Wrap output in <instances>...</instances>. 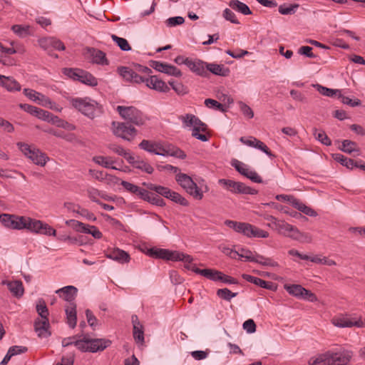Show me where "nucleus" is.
<instances>
[{"label":"nucleus","instance_id":"59","mask_svg":"<svg viewBox=\"0 0 365 365\" xmlns=\"http://www.w3.org/2000/svg\"><path fill=\"white\" fill-rule=\"evenodd\" d=\"M237 256L241 258H245L246 261L249 262H253V260H255V259H254L255 255L252 252L244 248H242L238 251Z\"/></svg>","mask_w":365,"mask_h":365},{"label":"nucleus","instance_id":"1","mask_svg":"<svg viewBox=\"0 0 365 365\" xmlns=\"http://www.w3.org/2000/svg\"><path fill=\"white\" fill-rule=\"evenodd\" d=\"M352 352L344 350L340 352L328 351L324 354L312 357L309 361V365H349Z\"/></svg>","mask_w":365,"mask_h":365},{"label":"nucleus","instance_id":"36","mask_svg":"<svg viewBox=\"0 0 365 365\" xmlns=\"http://www.w3.org/2000/svg\"><path fill=\"white\" fill-rule=\"evenodd\" d=\"M111 341L106 339H94L93 338V353L102 351L107 347L110 346Z\"/></svg>","mask_w":365,"mask_h":365},{"label":"nucleus","instance_id":"32","mask_svg":"<svg viewBox=\"0 0 365 365\" xmlns=\"http://www.w3.org/2000/svg\"><path fill=\"white\" fill-rule=\"evenodd\" d=\"M277 232L285 237L292 238V236L294 235L297 227L288 224L284 221H282L281 225H278Z\"/></svg>","mask_w":365,"mask_h":365},{"label":"nucleus","instance_id":"52","mask_svg":"<svg viewBox=\"0 0 365 365\" xmlns=\"http://www.w3.org/2000/svg\"><path fill=\"white\" fill-rule=\"evenodd\" d=\"M65 206L67 207L68 210H71L73 212H77L83 217L90 218L91 217L90 213L87 210L81 208L79 206L74 205L71 203L65 204Z\"/></svg>","mask_w":365,"mask_h":365},{"label":"nucleus","instance_id":"46","mask_svg":"<svg viewBox=\"0 0 365 365\" xmlns=\"http://www.w3.org/2000/svg\"><path fill=\"white\" fill-rule=\"evenodd\" d=\"M93 160L104 168L117 169L115 167L111 165L113 163V161L111 160V158L109 157L96 156L93 158Z\"/></svg>","mask_w":365,"mask_h":365},{"label":"nucleus","instance_id":"39","mask_svg":"<svg viewBox=\"0 0 365 365\" xmlns=\"http://www.w3.org/2000/svg\"><path fill=\"white\" fill-rule=\"evenodd\" d=\"M66 225L73 227L78 232L91 234V230L89 228V227L88 226L86 227L85 224H83L81 222H78V220H67L66 222Z\"/></svg>","mask_w":365,"mask_h":365},{"label":"nucleus","instance_id":"31","mask_svg":"<svg viewBox=\"0 0 365 365\" xmlns=\"http://www.w3.org/2000/svg\"><path fill=\"white\" fill-rule=\"evenodd\" d=\"M143 185H145L148 189L155 191L158 194L168 199L169 198L170 195L172 192V190L170 189L161 185H156L155 184L150 182H143Z\"/></svg>","mask_w":365,"mask_h":365},{"label":"nucleus","instance_id":"14","mask_svg":"<svg viewBox=\"0 0 365 365\" xmlns=\"http://www.w3.org/2000/svg\"><path fill=\"white\" fill-rule=\"evenodd\" d=\"M240 233L250 238H267L269 237V233L267 231L246 222L243 223Z\"/></svg>","mask_w":365,"mask_h":365},{"label":"nucleus","instance_id":"55","mask_svg":"<svg viewBox=\"0 0 365 365\" xmlns=\"http://www.w3.org/2000/svg\"><path fill=\"white\" fill-rule=\"evenodd\" d=\"M108 148L115 153L120 156H123L126 160L128 159V156H130V155L131 154L130 153L125 150L122 146L115 143L110 144L108 145Z\"/></svg>","mask_w":365,"mask_h":365},{"label":"nucleus","instance_id":"47","mask_svg":"<svg viewBox=\"0 0 365 365\" xmlns=\"http://www.w3.org/2000/svg\"><path fill=\"white\" fill-rule=\"evenodd\" d=\"M111 38L122 51H128L131 50V46L125 38L118 37L115 34L111 35Z\"/></svg>","mask_w":365,"mask_h":365},{"label":"nucleus","instance_id":"34","mask_svg":"<svg viewBox=\"0 0 365 365\" xmlns=\"http://www.w3.org/2000/svg\"><path fill=\"white\" fill-rule=\"evenodd\" d=\"M195 273L212 281H219L220 274H221V272L212 269H196Z\"/></svg>","mask_w":365,"mask_h":365},{"label":"nucleus","instance_id":"49","mask_svg":"<svg viewBox=\"0 0 365 365\" xmlns=\"http://www.w3.org/2000/svg\"><path fill=\"white\" fill-rule=\"evenodd\" d=\"M299 6V5L298 4L280 5L279 6V12L282 15L293 14L296 12V10Z\"/></svg>","mask_w":365,"mask_h":365},{"label":"nucleus","instance_id":"9","mask_svg":"<svg viewBox=\"0 0 365 365\" xmlns=\"http://www.w3.org/2000/svg\"><path fill=\"white\" fill-rule=\"evenodd\" d=\"M25 217L24 216H16L10 214H1L0 222L1 224L9 229L13 230H23Z\"/></svg>","mask_w":365,"mask_h":365},{"label":"nucleus","instance_id":"54","mask_svg":"<svg viewBox=\"0 0 365 365\" xmlns=\"http://www.w3.org/2000/svg\"><path fill=\"white\" fill-rule=\"evenodd\" d=\"M205 105L208 108H212L215 110L222 111L223 113L227 111V108L225 107V106L218 101L211 99V98H207L205 101Z\"/></svg>","mask_w":365,"mask_h":365},{"label":"nucleus","instance_id":"18","mask_svg":"<svg viewBox=\"0 0 365 365\" xmlns=\"http://www.w3.org/2000/svg\"><path fill=\"white\" fill-rule=\"evenodd\" d=\"M127 161L129 164L132 165L133 168L139 169L146 173L151 174L154 170L153 168L149 163L143 160L139 156L135 157L130 154V156H128Z\"/></svg>","mask_w":365,"mask_h":365},{"label":"nucleus","instance_id":"29","mask_svg":"<svg viewBox=\"0 0 365 365\" xmlns=\"http://www.w3.org/2000/svg\"><path fill=\"white\" fill-rule=\"evenodd\" d=\"M207 71L220 76H227L230 73V69L223 65L207 63Z\"/></svg>","mask_w":365,"mask_h":365},{"label":"nucleus","instance_id":"27","mask_svg":"<svg viewBox=\"0 0 365 365\" xmlns=\"http://www.w3.org/2000/svg\"><path fill=\"white\" fill-rule=\"evenodd\" d=\"M65 312L68 326L73 329L76 325V305L75 303H70L66 306Z\"/></svg>","mask_w":365,"mask_h":365},{"label":"nucleus","instance_id":"10","mask_svg":"<svg viewBox=\"0 0 365 365\" xmlns=\"http://www.w3.org/2000/svg\"><path fill=\"white\" fill-rule=\"evenodd\" d=\"M67 100L73 108L86 116L90 117L91 114V100L90 98L68 97Z\"/></svg>","mask_w":365,"mask_h":365},{"label":"nucleus","instance_id":"2","mask_svg":"<svg viewBox=\"0 0 365 365\" xmlns=\"http://www.w3.org/2000/svg\"><path fill=\"white\" fill-rule=\"evenodd\" d=\"M116 110L127 123L138 126L144 125L147 120L145 115L140 110L133 106H118L116 108Z\"/></svg>","mask_w":365,"mask_h":365},{"label":"nucleus","instance_id":"22","mask_svg":"<svg viewBox=\"0 0 365 365\" xmlns=\"http://www.w3.org/2000/svg\"><path fill=\"white\" fill-rule=\"evenodd\" d=\"M242 278L245 279L246 281L253 283L260 287L269 289V290H275L277 289V286L272 282L265 281L264 279H262L260 278L247 274H243Z\"/></svg>","mask_w":365,"mask_h":365},{"label":"nucleus","instance_id":"17","mask_svg":"<svg viewBox=\"0 0 365 365\" xmlns=\"http://www.w3.org/2000/svg\"><path fill=\"white\" fill-rule=\"evenodd\" d=\"M187 66L189 69L195 73V74L202 76L207 77L209 76V73L207 71V63L197 59L187 61Z\"/></svg>","mask_w":365,"mask_h":365},{"label":"nucleus","instance_id":"37","mask_svg":"<svg viewBox=\"0 0 365 365\" xmlns=\"http://www.w3.org/2000/svg\"><path fill=\"white\" fill-rule=\"evenodd\" d=\"M332 156L336 162L340 163L348 169L352 170L354 168L355 160L348 158L340 153L333 154Z\"/></svg>","mask_w":365,"mask_h":365},{"label":"nucleus","instance_id":"30","mask_svg":"<svg viewBox=\"0 0 365 365\" xmlns=\"http://www.w3.org/2000/svg\"><path fill=\"white\" fill-rule=\"evenodd\" d=\"M344 153L351 154L353 153H356L354 156H357L360 155L359 148L357 146V144L350 140H344L341 142V146L339 148Z\"/></svg>","mask_w":365,"mask_h":365},{"label":"nucleus","instance_id":"38","mask_svg":"<svg viewBox=\"0 0 365 365\" xmlns=\"http://www.w3.org/2000/svg\"><path fill=\"white\" fill-rule=\"evenodd\" d=\"M284 289L290 294L297 298H301L304 287L300 284H288L284 285Z\"/></svg>","mask_w":365,"mask_h":365},{"label":"nucleus","instance_id":"21","mask_svg":"<svg viewBox=\"0 0 365 365\" xmlns=\"http://www.w3.org/2000/svg\"><path fill=\"white\" fill-rule=\"evenodd\" d=\"M146 86L150 88L160 91V92H168L170 88L166 83L161 79L158 78L156 76H151L150 78L146 79Z\"/></svg>","mask_w":365,"mask_h":365},{"label":"nucleus","instance_id":"63","mask_svg":"<svg viewBox=\"0 0 365 365\" xmlns=\"http://www.w3.org/2000/svg\"><path fill=\"white\" fill-rule=\"evenodd\" d=\"M300 299H303L312 302L318 301V298L316 294L305 288H304L302 290V295L301 296Z\"/></svg>","mask_w":365,"mask_h":365},{"label":"nucleus","instance_id":"53","mask_svg":"<svg viewBox=\"0 0 365 365\" xmlns=\"http://www.w3.org/2000/svg\"><path fill=\"white\" fill-rule=\"evenodd\" d=\"M217 295L226 301H230L232 298L237 295V292H232L227 288L219 289L217 291Z\"/></svg>","mask_w":365,"mask_h":365},{"label":"nucleus","instance_id":"45","mask_svg":"<svg viewBox=\"0 0 365 365\" xmlns=\"http://www.w3.org/2000/svg\"><path fill=\"white\" fill-rule=\"evenodd\" d=\"M313 135L314 138L321 143L325 145H331V141L324 130H318L316 128H313Z\"/></svg>","mask_w":365,"mask_h":365},{"label":"nucleus","instance_id":"51","mask_svg":"<svg viewBox=\"0 0 365 365\" xmlns=\"http://www.w3.org/2000/svg\"><path fill=\"white\" fill-rule=\"evenodd\" d=\"M36 312L41 317L40 319H48V310L43 299H40L36 305Z\"/></svg>","mask_w":365,"mask_h":365},{"label":"nucleus","instance_id":"35","mask_svg":"<svg viewBox=\"0 0 365 365\" xmlns=\"http://www.w3.org/2000/svg\"><path fill=\"white\" fill-rule=\"evenodd\" d=\"M93 63L101 66H107L109 61L106 58V54L103 51L93 48Z\"/></svg>","mask_w":365,"mask_h":365},{"label":"nucleus","instance_id":"23","mask_svg":"<svg viewBox=\"0 0 365 365\" xmlns=\"http://www.w3.org/2000/svg\"><path fill=\"white\" fill-rule=\"evenodd\" d=\"M139 147L149 153H154L158 155H165L162 152L165 150V148L158 145V143H153L148 140H143L139 144Z\"/></svg>","mask_w":365,"mask_h":365},{"label":"nucleus","instance_id":"61","mask_svg":"<svg viewBox=\"0 0 365 365\" xmlns=\"http://www.w3.org/2000/svg\"><path fill=\"white\" fill-rule=\"evenodd\" d=\"M222 16L227 20L230 21L232 24H239L240 22L237 20L235 13L232 11L230 9H225L223 11Z\"/></svg>","mask_w":365,"mask_h":365},{"label":"nucleus","instance_id":"60","mask_svg":"<svg viewBox=\"0 0 365 365\" xmlns=\"http://www.w3.org/2000/svg\"><path fill=\"white\" fill-rule=\"evenodd\" d=\"M238 105L244 115L247 116L248 118H252L254 117V112L249 106L242 101L238 102Z\"/></svg>","mask_w":365,"mask_h":365},{"label":"nucleus","instance_id":"3","mask_svg":"<svg viewBox=\"0 0 365 365\" xmlns=\"http://www.w3.org/2000/svg\"><path fill=\"white\" fill-rule=\"evenodd\" d=\"M175 180L191 196L197 200L203 197V193L192 180L191 177L185 173H177Z\"/></svg>","mask_w":365,"mask_h":365},{"label":"nucleus","instance_id":"43","mask_svg":"<svg viewBox=\"0 0 365 365\" xmlns=\"http://www.w3.org/2000/svg\"><path fill=\"white\" fill-rule=\"evenodd\" d=\"M52 123L56 125V126L59 128H62L67 130H76V127L72 123H68V121H66L64 120H62L59 118L58 116L54 115V117L52 118Z\"/></svg>","mask_w":365,"mask_h":365},{"label":"nucleus","instance_id":"12","mask_svg":"<svg viewBox=\"0 0 365 365\" xmlns=\"http://www.w3.org/2000/svg\"><path fill=\"white\" fill-rule=\"evenodd\" d=\"M38 44L45 51L55 49L58 51H64L66 47L63 43L53 36L43 37L38 40Z\"/></svg>","mask_w":365,"mask_h":365},{"label":"nucleus","instance_id":"5","mask_svg":"<svg viewBox=\"0 0 365 365\" xmlns=\"http://www.w3.org/2000/svg\"><path fill=\"white\" fill-rule=\"evenodd\" d=\"M218 183L225 189L235 194L255 195L257 191L250 187L246 186L243 182H236L228 179H220Z\"/></svg>","mask_w":365,"mask_h":365},{"label":"nucleus","instance_id":"58","mask_svg":"<svg viewBox=\"0 0 365 365\" xmlns=\"http://www.w3.org/2000/svg\"><path fill=\"white\" fill-rule=\"evenodd\" d=\"M338 98L341 100V102L344 104L348 105L351 107H356L361 106V101L358 98L351 99L349 97L343 96L341 93H339Z\"/></svg>","mask_w":365,"mask_h":365},{"label":"nucleus","instance_id":"7","mask_svg":"<svg viewBox=\"0 0 365 365\" xmlns=\"http://www.w3.org/2000/svg\"><path fill=\"white\" fill-rule=\"evenodd\" d=\"M147 254L153 257L168 260L185 259L190 260L189 257H185L182 252L170 251L168 250L153 247L148 250Z\"/></svg>","mask_w":365,"mask_h":365},{"label":"nucleus","instance_id":"57","mask_svg":"<svg viewBox=\"0 0 365 365\" xmlns=\"http://www.w3.org/2000/svg\"><path fill=\"white\" fill-rule=\"evenodd\" d=\"M133 338L137 344H143L144 332L143 326L133 328Z\"/></svg>","mask_w":365,"mask_h":365},{"label":"nucleus","instance_id":"62","mask_svg":"<svg viewBox=\"0 0 365 365\" xmlns=\"http://www.w3.org/2000/svg\"><path fill=\"white\" fill-rule=\"evenodd\" d=\"M220 251L225 255L230 257L232 259H236L238 255V251L234 250L226 245H220L219 246Z\"/></svg>","mask_w":365,"mask_h":365},{"label":"nucleus","instance_id":"4","mask_svg":"<svg viewBox=\"0 0 365 365\" xmlns=\"http://www.w3.org/2000/svg\"><path fill=\"white\" fill-rule=\"evenodd\" d=\"M111 130L113 135L116 137L128 141H131L134 139L138 133L135 127L133 125H129L127 122L113 121Z\"/></svg>","mask_w":365,"mask_h":365},{"label":"nucleus","instance_id":"33","mask_svg":"<svg viewBox=\"0 0 365 365\" xmlns=\"http://www.w3.org/2000/svg\"><path fill=\"white\" fill-rule=\"evenodd\" d=\"M229 6L232 9L238 12H240L244 15H249L252 14V11L248 7V6L239 0H231L229 2Z\"/></svg>","mask_w":365,"mask_h":365},{"label":"nucleus","instance_id":"16","mask_svg":"<svg viewBox=\"0 0 365 365\" xmlns=\"http://www.w3.org/2000/svg\"><path fill=\"white\" fill-rule=\"evenodd\" d=\"M24 93L31 101L37 102L43 106H50L51 108L52 101L43 94L29 88L24 89Z\"/></svg>","mask_w":365,"mask_h":365},{"label":"nucleus","instance_id":"48","mask_svg":"<svg viewBox=\"0 0 365 365\" xmlns=\"http://www.w3.org/2000/svg\"><path fill=\"white\" fill-rule=\"evenodd\" d=\"M314 86L317 88V91L321 94L326 96L333 97V96H336L338 97L339 93H341V91L339 90L329 88L322 86L319 84H317Z\"/></svg>","mask_w":365,"mask_h":365},{"label":"nucleus","instance_id":"40","mask_svg":"<svg viewBox=\"0 0 365 365\" xmlns=\"http://www.w3.org/2000/svg\"><path fill=\"white\" fill-rule=\"evenodd\" d=\"M292 205L295 208H297V210L302 212L303 213H304L307 215H309V216H316L317 215L316 212L313 209H312L309 207H307V205H305L304 203L300 202L297 198L294 199V201L292 202Z\"/></svg>","mask_w":365,"mask_h":365},{"label":"nucleus","instance_id":"56","mask_svg":"<svg viewBox=\"0 0 365 365\" xmlns=\"http://www.w3.org/2000/svg\"><path fill=\"white\" fill-rule=\"evenodd\" d=\"M168 199L183 206H187L189 205L188 201L184 197L174 191H172Z\"/></svg>","mask_w":365,"mask_h":365},{"label":"nucleus","instance_id":"6","mask_svg":"<svg viewBox=\"0 0 365 365\" xmlns=\"http://www.w3.org/2000/svg\"><path fill=\"white\" fill-rule=\"evenodd\" d=\"M17 145L20 150L34 163L40 166L46 165L48 158L39 150L31 148L29 145L24 143H19Z\"/></svg>","mask_w":365,"mask_h":365},{"label":"nucleus","instance_id":"44","mask_svg":"<svg viewBox=\"0 0 365 365\" xmlns=\"http://www.w3.org/2000/svg\"><path fill=\"white\" fill-rule=\"evenodd\" d=\"M292 239L302 243H311L312 242V236L310 234L302 232L297 228L294 235L292 236Z\"/></svg>","mask_w":365,"mask_h":365},{"label":"nucleus","instance_id":"42","mask_svg":"<svg viewBox=\"0 0 365 365\" xmlns=\"http://www.w3.org/2000/svg\"><path fill=\"white\" fill-rule=\"evenodd\" d=\"M11 30L20 38H25L31 34L29 26L16 24L12 26Z\"/></svg>","mask_w":365,"mask_h":365},{"label":"nucleus","instance_id":"24","mask_svg":"<svg viewBox=\"0 0 365 365\" xmlns=\"http://www.w3.org/2000/svg\"><path fill=\"white\" fill-rule=\"evenodd\" d=\"M107 257L119 263H127L130 261V255L128 252L119 248H115L107 254Z\"/></svg>","mask_w":365,"mask_h":365},{"label":"nucleus","instance_id":"19","mask_svg":"<svg viewBox=\"0 0 365 365\" xmlns=\"http://www.w3.org/2000/svg\"><path fill=\"white\" fill-rule=\"evenodd\" d=\"M77 292L78 289L71 285L66 286L56 291V293L68 304L74 303Z\"/></svg>","mask_w":365,"mask_h":365},{"label":"nucleus","instance_id":"50","mask_svg":"<svg viewBox=\"0 0 365 365\" xmlns=\"http://www.w3.org/2000/svg\"><path fill=\"white\" fill-rule=\"evenodd\" d=\"M119 74L123 78L124 80L131 82L135 71L126 66H121L118 68Z\"/></svg>","mask_w":365,"mask_h":365},{"label":"nucleus","instance_id":"13","mask_svg":"<svg viewBox=\"0 0 365 365\" xmlns=\"http://www.w3.org/2000/svg\"><path fill=\"white\" fill-rule=\"evenodd\" d=\"M150 66L159 72L164 73L170 76L175 77H180L182 76L181 71L177 67L165 63L153 61H151Z\"/></svg>","mask_w":365,"mask_h":365},{"label":"nucleus","instance_id":"8","mask_svg":"<svg viewBox=\"0 0 365 365\" xmlns=\"http://www.w3.org/2000/svg\"><path fill=\"white\" fill-rule=\"evenodd\" d=\"M231 165L241 175L249 178L254 182L261 183L262 182V178L255 170H250L245 163L237 159H232Z\"/></svg>","mask_w":365,"mask_h":365},{"label":"nucleus","instance_id":"26","mask_svg":"<svg viewBox=\"0 0 365 365\" xmlns=\"http://www.w3.org/2000/svg\"><path fill=\"white\" fill-rule=\"evenodd\" d=\"M0 84L9 91H19L20 84L14 78L0 75Z\"/></svg>","mask_w":365,"mask_h":365},{"label":"nucleus","instance_id":"20","mask_svg":"<svg viewBox=\"0 0 365 365\" xmlns=\"http://www.w3.org/2000/svg\"><path fill=\"white\" fill-rule=\"evenodd\" d=\"M49 327L48 319H37L34 322L35 331L40 338H47L51 334L49 331Z\"/></svg>","mask_w":365,"mask_h":365},{"label":"nucleus","instance_id":"64","mask_svg":"<svg viewBox=\"0 0 365 365\" xmlns=\"http://www.w3.org/2000/svg\"><path fill=\"white\" fill-rule=\"evenodd\" d=\"M185 19L182 16L170 17L165 21L166 25L168 27L175 26L177 25H181L184 23Z\"/></svg>","mask_w":365,"mask_h":365},{"label":"nucleus","instance_id":"11","mask_svg":"<svg viewBox=\"0 0 365 365\" xmlns=\"http://www.w3.org/2000/svg\"><path fill=\"white\" fill-rule=\"evenodd\" d=\"M63 73L71 79L79 81L88 86L91 85V75L83 70L65 68L63 69Z\"/></svg>","mask_w":365,"mask_h":365},{"label":"nucleus","instance_id":"25","mask_svg":"<svg viewBox=\"0 0 365 365\" xmlns=\"http://www.w3.org/2000/svg\"><path fill=\"white\" fill-rule=\"evenodd\" d=\"M24 224H25L24 226V229H26L31 232L38 235L41 232H42L41 230L42 228L43 222L41 220L32 219L29 217H25Z\"/></svg>","mask_w":365,"mask_h":365},{"label":"nucleus","instance_id":"15","mask_svg":"<svg viewBox=\"0 0 365 365\" xmlns=\"http://www.w3.org/2000/svg\"><path fill=\"white\" fill-rule=\"evenodd\" d=\"M75 346L81 351H91V335L89 333H85L83 330L76 335Z\"/></svg>","mask_w":365,"mask_h":365},{"label":"nucleus","instance_id":"41","mask_svg":"<svg viewBox=\"0 0 365 365\" xmlns=\"http://www.w3.org/2000/svg\"><path fill=\"white\" fill-rule=\"evenodd\" d=\"M93 176H94L96 179L100 180L101 181H106L107 182H114L117 183L119 181L118 178L113 176L111 175H108L103 171H93Z\"/></svg>","mask_w":365,"mask_h":365},{"label":"nucleus","instance_id":"28","mask_svg":"<svg viewBox=\"0 0 365 365\" xmlns=\"http://www.w3.org/2000/svg\"><path fill=\"white\" fill-rule=\"evenodd\" d=\"M3 284H6L8 287L9 291L12 293V294L17 297L20 298L23 296L24 292V289L23 287V284L19 280H16L13 282H6L4 281Z\"/></svg>","mask_w":365,"mask_h":365}]
</instances>
